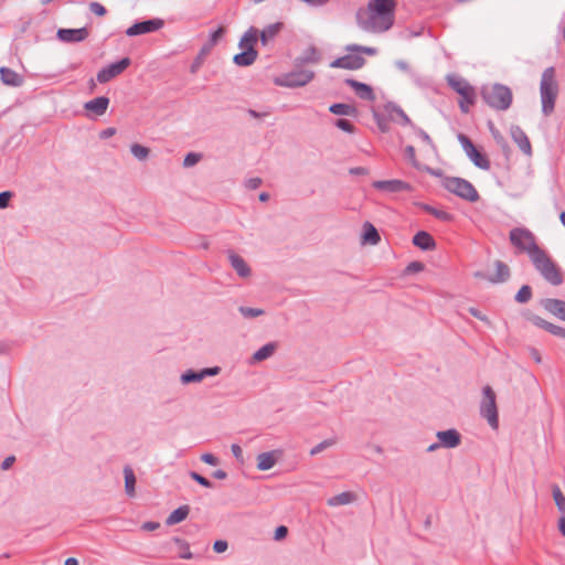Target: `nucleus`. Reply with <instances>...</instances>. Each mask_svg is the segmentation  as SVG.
Wrapping results in <instances>:
<instances>
[{"mask_svg":"<svg viewBox=\"0 0 565 565\" xmlns=\"http://www.w3.org/2000/svg\"><path fill=\"white\" fill-rule=\"evenodd\" d=\"M395 0H369L367 7L356 12L358 25L370 33H382L394 23Z\"/></svg>","mask_w":565,"mask_h":565,"instance_id":"1","label":"nucleus"},{"mask_svg":"<svg viewBox=\"0 0 565 565\" xmlns=\"http://www.w3.org/2000/svg\"><path fill=\"white\" fill-rule=\"evenodd\" d=\"M559 93L556 72L554 67L544 70L540 82V97L542 104V113L550 116L555 108V103Z\"/></svg>","mask_w":565,"mask_h":565,"instance_id":"2","label":"nucleus"},{"mask_svg":"<svg viewBox=\"0 0 565 565\" xmlns=\"http://www.w3.org/2000/svg\"><path fill=\"white\" fill-rule=\"evenodd\" d=\"M481 96L488 106L497 110L509 109L513 100L511 89L498 83L484 85L481 88Z\"/></svg>","mask_w":565,"mask_h":565,"instance_id":"3","label":"nucleus"},{"mask_svg":"<svg viewBox=\"0 0 565 565\" xmlns=\"http://www.w3.org/2000/svg\"><path fill=\"white\" fill-rule=\"evenodd\" d=\"M535 269L542 277L553 286H558L563 282V276L558 266L552 260L547 253L543 249L537 252L531 258Z\"/></svg>","mask_w":565,"mask_h":565,"instance_id":"4","label":"nucleus"},{"mask_svg":"<svg viewBox=\"0 0 565 565\" xmlns=\"http://www.w3.org/2000/svg\"><path fill=\"white\" fill-rule=\"evenodd\" d=\"M480 415L484 418L492 429L499 427V414L495 401V393L491 386L486 385L482 388V399L480 402Z\"/></svg>","mask_w":565,"mask_h":565,"instance_id":"5","label":"nucleus"},{"mask_svg":"<svg viewBox=\"0 0 565 565\" xmlns=\"http://www.w3.org/2000/svg\"><path fill=\"white\" fill-rule=\"evenodd\" d=\"M449 86L460 95L459 107L462 113H468L471 105L476 100L475 88L462 77L456 75L447 76Z\"/></svg>","mask_w":565,"mask_h":565,"instance_id":"6","label":"nucleus"},{"mask_svg":"<svg viewBox=\"0 0 565 565\" xmlns=\"http://www.w3.org/2000/svg\"><path fill=\"white\" fill-rule=\"evenodd\" d=\"M510 241L521 252H525L530 258L542 249L537 246L534 235L526 228H513L510 232Z\"/></svg>","mask_w":565,"mask_h":565,"instance_id":"7","label":"nucleus"},{"mask_svg":"<svg viewBox=\"0 0 565 565\" xmlns=\"http://www.w3.org/2000/svg\"><path fill=\"white\" fill-rule=\"evenodd\" d=\"M443 184L446 190L469 202H476L479 199V194L475 186L465 179L446 178Z\"/></svg>","mask_w":565,"mask_h":565,"instance_id":"8","label":"nucleus"},{"mask_svg":"<svg viewBox=\"0 0 565 565\" xmlns=\"http://www.w3.org/2000/svg\"><path fill=\"white\" fill-rule=\"evenodd\" d=\"M313 77L315 72L310 70H298L275 77L274 83L280 87L296 88L306 86Z\"/></svg>","mask_w":565,"mask_h":565,"instance_id":"9","label":"nucleus"},{"mask_svg":"<svg viewBox=\"0 0 565 565\" xmlns=\"http://www.w3.org/2000/svg\"><path fill=\"white\" fill-rule=\"evenodd\" d=\"M164 25V21L162 19L156 18L147 21H141L132 24L126 30L127 36H137L141 34L152 33Z\"/></svg>","mask_w":565,"mask_h":565,"instance_id":"10","label":"nucleus"},{"mask_svg":"<svg viewBox=\"0 0 565 565\" xmlns=\"http://www.w3.org/2000/svg\"><path fill=\"white\" fill-rule=\"evenodd\" d=\"M130 65V58L124 57L120 61L113 63L97 73V81L100 84H105L116 76L120 75Z\"/></svg>","mask_w":565,"mask_h":565,"instance_id":"11","label":"nucleus"},{"mask_svg":"<svg viewBox=\"0 0 565 565\" xmlns=\"http://www.w3.org/2000/svg\"><path fill=\"white\" fill-rule=\"evenodd\" d=\"M495 274L487 276L482 271H476L475 277L478 279H486L492 284H500L508 280L510 277V268L507 264L501 260L494 262Z\"/></svg>","mask_w":565,"mask_h":565,"instance_id":"12","label":"nucleus"},{"mask_svg":"<svg viewBox=\"0 0 565 565\" xmlns=\"http://www.w3.org/2000/svg\"><path fill=\"white\" fill-rule=\"evenodd\" d=\"M220 372L221 367L218 366L205 367L202 369L201 371L188 370L181 374L180 381L182 384L199 383L203 381L206 376H215Z\"/></svg>","mask_w":565,"mask_h":565,"instance_id":"13","label":"nucleus"},{"mask_svg":"<svg viewBox=\"0 0 565 565\" xmlns=\"http://www.w3.org/2000/svg\"><path fill=\"white\" fill-rule=\"evenodd\" d=\"M372 186L377 190L390 192V193H397V192H404V191L412 190V186L409 183L404 182L402 180H397V179L374 181L372 183Z\"/></svg>","mask_w":565,"mask_h":565,"instance_id":"14","label":"nucleus"},{"mask_svg":"<svg viewBox=\"0 0 565 565\" xmlns=\"http://www.w3.org/2000/svg\"><path fill=\"white\" fill-rule=\"evenodd\" d=\"M365 60L360 55H344L331 62L332 68L359 70L363 67Z\"/></svg>","mask_w":565,"mask_h":565,"instance_id":"15","label":"nucleus"},{"mask_svg":"<svg viewBox=\"0 0 565 565\" xmlns=\"http://www.w3.org/2000/svg\"><path fill=\"white\" fill-rule=\"evenodd\" d=\"M436 437L439 440V445L444 448L452 449L461 444V435L455 428L439 430L436 433Z\"/></svg>","mask_w":565,"mask_h":565,"instance_id":"16","label":"nucleus"},{"mask_svg":"<svg viewBox=\"0 0 565 565\" xmlns=\"http://www.w3.org/2000/svg\"><path fill=\"white\" fill-rule=\"evenodd\" d=\"M56 36L62 42L76 43L84 41L88 36V31L86 28L60 29Z\"/></svg>","mask_w":565,"mask_h":565,"instance_id":"17","label":"nucleus"},{"mask_svg":"<svg viewBox=\"0 0 565 565\" xmlns=\"http://www.w3.org/2000/svg\"><path fill=\"white\" fill-rule=\"evenodd\" d=\"M384 110L388 116L390 120L398 125L408 126L412 124L409 117L404 113V110L394 103H387L384 106Z\"/></svg>","mask_w":565,"mask_h":565,"instance_id":"18","label":"nucleus"},{"mask_svg":"<svg viewBox=\"0 0 565 565\" xmlns=\"http://www.w3.org/2000/svg\"><path fill=\"white\" fill-rule=\"evenodd\" d=\"M227 257L231 266L239 277L247 278L250 276V268L242 256H239L233 250H228Z\"/></svg>","mask_w":565,"mask_h":565,"instance_id":"19","label":"nucleus"},{"mask_svg":"<svg viewBox=\"0 0 565 565\" xmlns=\"http://www.w3.org/2000/svg\"><path fill=\"white\" fill-rule=\"evenodd\" d=\"M281 452L279 450L262 452L257 456V469L260 471H267L271 469L278 461Z\"/></svg>","mask_w":565,"mask_h":565,"instance_id":"20","label":"nucleus"},{"mask_svg":"<svg viewBox=\"0 0 565 565\" xmlns=\"http://www.w3.org/2000/svg\"><path fill=\"white\" fill-rule=\"evenodd\" d=\"M511 137L519 148L527 156L532 153L531 142L525 132L519 126H512L510 129Z\"/></svg>","mask_w":565,"mask_h":565,"instance_id":"21","label":"nucleus"},{"mask_svg":"<svg viewBox=\"0 0 565 565\" xmlns=\"http://www.w3.org/2000/svg\"><path fill=\"white\" fill-rule=\"evenodd\" d=\"M543 308L565 321V301L561 299L547 298L542 301Z\"/></svg>","mask_w":565,"mask_h":565,"instance_id":"22","label":"nucleus"},{"mask_svg":"<svg viewBox=\"0 0 565 565\" xmlns=\"http://www.w3.org/2000/svg\"><path fill=\"white\" fill-rule=\"evenodd\" d=\"M345 83L351 88H353V90L360 98H362L364 100H370V102H373L375 99L374 92L370 85H366L364 83H361V82H358V81L351 79V78L347 79Z\"/></svg>","mask_w":565,"mask_h":565,"instance_id":"23","label":"nucleus"},{"mask_svg":"<svg viewBox=\"0 0 565 565\" xmlns=\"http://www.w3.org/2000/svg\"><path fill=\"white\" fill-rule=\"evenodd\" d=\"M0 78L4 85L19 87L23 84V76L9 67H0Z\"/></svg>","mask_w":565,"mask_h":565,"instance_id":"24","label":"nucleus"},{"mask_svg":"<svg viewBox=\"0 0 565 565\" xmlns=\"http://www.w3.org/2000/svg\"><path fill=\"white\" fill-rule=\"evenodd\" d=\"M278 349L277 342H268L255 351L252 355V363H260L271 358Z\"/></svg>","mask_w":565,"mask_h":565,"instance_id":"25","label":"nucleus"},{"mask_svg":"<svg viewBox=\"0 0 565 565\" xmlns=\"http://www.w3.org/2000/svg\"><path fill=\"white\" fill-rule=\"evenodd\" d=\"M108 105L109 98L100 96L85 103L84 108L97 116H102L106 113Z\"/></svg>","mask_w":565,"mask_h":565,"instance_id":"26","label":"nucleus"},{"mask_svg":"<svg viewBox=\"0 0 565 565\" xmlns=\"http://www.w3.org/2000/svg\"><path fill=\"white\" fill-rule=\"evenodd\" d=\"M224 33H225L224 26H220L217 30L213 31L210 34L209 40L201 47L200 56L201 57L206 56L212 51V49L220 42V40L223 38Z\"/></svg>","mask_w":565,"mask_h":565,"instance_id":"27","label":"nucleus"},{"mask_svg":"<svg viewBox=\"0 0 565 565\" xmlns=\"http://www.w3.org/2000/svg\"><path fill=\"white\" fill-rule=\"evenodd\" d=\"M257 56V51L248 47L247 50H242L241 53L234 55L233 62L237 66H249L256 61Z\"/></svg>","mask_w":565,"mask_h":565,"instance_id":"28","label":"nucleus"},{"mask_svg":"<svg viewBox=\"0 0 565 565\" xmlns=\"http://www.w3.org/2000/svg\"><path fill=\"white\" fill-rule=\"evenodd\" d=\"M381 241L380 234L377 230L369 222H365L363 225V234L361 237V243L363 245H377Z\"/></svg>","mask_w":565,"mask_h":565,"instance_id":"29","label":"nucleus"},{"mask_svg":"<svg viewBox=\"0 0 565 565\" xmlns=\"http://www.w3.org/2000/svg\"><path fill=\"white\" fill-rule=\"evenodd\" d=\"M281 29H282V23L277 22V23L267 25L260 32L258 31V38H259L262 44L267 45L268 42H270L271 40H274L277 36V34L281 31Z\"/></svg>","mask_w":565,"mask_h":565,"instance_id":"30","label":"nucleus"},{"mask_svg":"<svg viewBox=\"0 0 565 565\" xmlns=\"http://www.w3.org/2000/svg\"><path fill=\"white\" fill-rule=\"evenodd\" d=\"M413 244L423 250H430L435 248V241L430 234L420 231L413 237Z\"/></svg>","mask_w":565,"mask_h":565,"instance_id":"31","label":"nucleus"},{"mask_svg":"<svg viewBox=\"0 0 565 565\" xmlns=\"http://www.w3.org/2000/svg\"><path fill=\"white\" fill-rule=\"evenodd\" d=\"M258 41V30L250 26L241 38L238 46L241 50L255 49V44Z\"/></svg>","mask_w":565,"mask_h":565,"instance_id":"32","label":"nucleus"},{"mask_svg":"<svg viewBox=\"0 0 565 565\" xmlns=\"http://www.w3.org/2000/svg\"><path fill=\"white\" fill-rule=\"evenodd\" d=\"M356 500V495L353 492L345 491L333 495L327 500L329 507H340L353 503Z\"/></svg>","mask_w":565,"mask_h":565,"instance_id":"33","label":"nucleus"},{"mask_svg":"<svg viewBox=\"0 0 565 565\" xmlns=\"http://www.w3.org/2000/svg\"><path fill=\"white\" fill-rule=\"evenodd\" d=\"M190 513L189 505H181L172 511L166 520L167 525H174L184 521Z\"/></svg>","mask_w":565,"mask_h":565,"instance_id":"34","label":"nucleus"},{"mask_svg":"<svg viewBox=\"0 0 565 565\" xmlns=\"http://www.w3.org/2000/svg\"><path fill=\"white\" fill-rule=\"evenodd\" d=\"M124 476H125V491H126V494L130 498L135 497L136 494V477H135V473H134V470L129 467V466H126L124 468Z\"/></svg>","mask_w":565,"mask_h":565,"instance_id":"35","label":"nucleus"},{"mask_svg":"<svg viewBox=\"0 0 565 565\" xmlns=\"http://www.w3.org/2000/svg\"><path fill=\"white\" fill-rule=\"evenodd\" d=\"M329 110L332 114L339 115V116H352V115L356 114V109L354 106L349 105V104H343V103L331 105Z\"/></svg>","mask_w":565,"mask_h":565,"instance_id":"36","label":"nucleus"},{"mask_svg":"<svg viewBox=\"0 0 565 565\" xmlns=\"http://www.w3.org/2000/svg\"><path fill=\"white\" fill-rule=\"evenodd\" d=\"M301 64H316L320 61V54L313 46L308 47L303 54L298 58Z\"/></svg>","mask_w":565,"mask_h":565,"instance_id":"37","label":"nucleus"},{"mask_svg":"<svg viewBox=\"0 0 565 565\" xmlns=\"http://www.w3.org/2000/svg\"><path fill=\"white\" fill-rule=\"evenodd\" d=\"M473 164L480 169L488 170L490 168L489 160L482 156L477 148L471 153L467 154Z\"/></svg>","mask_w":565,"mask_h":565,"instance_id":"38","label":"nucleus"},{"mask_svg":"<svg viewBox=\"0 0 565 565\" xmlns=\"http://www.w3.org/2000/svg\"><path fill=\"white\" fill-rule=\"evenodd\" d=\"M130 152L136 159L142 161L149 157L150 149L140 143H132L130 146Z\"/></svg>","mask_w":565,"mask_h":565,"instance_id":"39","label":"nucleus"},{"mask_svg":"<svg viewBox=\"0 0 565 565\" xmlns=\"http://www.w3.org/2000/svg\"><path fill=\"white\" fill-rule=\"evenodd\" d=\"M238 312L245 319H254V318H258V317L265 315V310H263L260 308H250V307H245V306L238 307Z\"/></svg>","mask_w":565,"mask_h":565,"instance_id":"40","label":"nucleus"},{"mask_svg":"<svg viewBox=\"0 0 565 565\" xmlns=\"http://www.w3.org/2000/svg\"><path fill=\"white\" fill-rule=\"evenodd\" d=\"M553 499L559 512L565 514V497L558 486L552 488Z\"/></svg>","mask_w":565,"mask_h":565,"instance_id":"41","label":"nucleus"},{"mask_svg":"<svg viewBox=\"0 0 565 565\" xmlns=\"http://www.w3.org/2000/svg\"><path fill=\"white\" fill-rule=\"evenodd\" d=\"M532 298V289L530 286H522L515 295V301L526 303Z\"/></svg>","mask_w":565,"mask_h":565,"instance_id":"42","label":"nucleus"},{"mask_svg":"<svg viewBox=\"0 0 565 565\" xmlns=\"http://www.w3.org/2000/svg\"><path fill=\"white\" fill-rule=\"evenodd\" d=\"M335 443H337V439H334V438L324 439L321 443H319L318 445H316L313 448H311L310 455L316 456V455L322 452L323 450L334 446Z\"/></svg>","mask_w":565,"mask_h":565,"instance_id":"43","label":"nucleus"},{"mask_svg":"<svg viewBox=\"0 0 565 565\" xmlns=\"http://www.w3.org/2000/svg\"><path fill=\"white\" fill-rule=\"evenodd\" d=\"M173 541L180 547V557L181 558H184V559L192 558L193 555H192V553L190 551V546H189V544L184 540H182L180 537H174Z\"/></svg>","mask_w":565,"mask_h":565,"instance_id":"44","label":"nucleus"},{"mask_svg":"<svg viewBox=\"0 0 565 565\" xmlns=\"http://www.w3.org/2000/svg\"><path fill=\"white\" fill-rule=\"evenodd\" d=\"M424 210L426 212H428L429 214L436 216L437 218L439 220H443V221H449L451 220V215L445 211H441V210H437L433 206H429V205H424Z\"/></svg>","mask_w":565,"mask_h":565,"instance_id":"45","label":"nucleus"},{"mask_svg":"<svg viewBox=\"0 0 565 565\" xmlns=\"http://www.w3.org/2000/svg\"><path fill=\"white\" fill-rule=\"evenodd\" d=\"M201 159H202L201 153L189 152L183 159V167L191 168V167L195 166L196 163H199Z\"/></svg>","mask_w":565,"mask_h":565,"instance_id":"46","label":"nucleus"},{"mask_svg":"<svg viewBox=\"0 0 565 565\" xmlns=\"http://www.w3.org/2000/svg\"><path fill=\"white\" fill-rule=\"evenodd\" d=\"M458 140H459L460 145L462 146L466 154H469L472 151H475L476 147L473 146V143L471 142V140L467 136H465L462 134H459L458 135Z\"/></svg>","mask_w":565,"mask_h":565,"instance_id":"47","label":"nucleus"},{"mask_svg":"<svg viewBox=\"0 0 565 565\" xmlns=\"http://www.w3.org/2000/svg\"><path fill=\"white\" fill-rule=\"evenodd\" d=\"M347 51H350V52H363V53H365L367 55H375L376 52H377L375 47L361 46V45H356V44L348 45L347 46Z\"/></svg>","mask_w":565,"mask_h":565,"instance_id":"48","label":"nucleus"},{"mask_svg":"<svg viewBox=\"0 0 565 565\" xmlns=\"http://www.w3.org/2000/svg\"><path fill=\"white\" fill-rule=\"evenodd\" d=\"M335 126L339 129H341L343 131H347L349 134L354 132V126L349 120H347V119H338L335 121Z\"/></svg>","mask_w":565,"mask_h":565,"instance_id":"49","label":"nucleus"},{"mask_svg":"<svg viewBox=\"0 0 565 565\" xmlns=\"http://www.w3.org/2000/svg\"><path fill=\"white\" fill-rule=\"evenodd\" d=\"M190 477L205 488H212V482L198 472H190Z\"/></svg>","mask_w":565,"mask_h":565,"instance_id":"50","label":"nucleus"},{"mask_svg":"<svg viewBox=\"0 0 565 565\" xmlns=\"http://www.w3.org/2000/svg\"><path fill=\"white\" fill-rule=\"evenodd\" d=\"M89 9L93 13H95L96 15L98 17H103L106 14V9L103 4L98 3V2H92L89 4Z\"/></svg>","mask_w":565,"mask_h":565,"instance_id":"51","label":"nucleus"},{"mask_svg":"<svg viewBox=\"0 0 565 565\" xmlns=\"http://www.w3.org/2000/svg\"><path fill=\"white\" fill-rule=\"evenodd\" d=\"M231 450H232V454L233 456L236 458L237 461H239L241 463L244 462V455H243V449L239 445L237 444H233L231 446Z\"/></svg>","mask_w":565,"mask_h":565,"instance_id":"52","label":"nucleus"},{"mask_svg":"<svg viewBox=\"0 0 565 565\" xmlns=\"http://www.w3.org/2000/svg\"><path fill=\"white\" fill-rule=\"evenodd\" d=\"M287 534H288L287 526L280 525V526L276 527V530H275L274 540L281 541L287 536Z\"/></svg>","mask_w":565,"mask_h":565,"instance_id":"53","label":"nucleus"},{"mask_svg":"<svg viewBox=\"0 0 565 565\" xmlns=\"http://www.w3.org/2000/svg\"><path fill=\"white\" fill-rule=\"evenodd\" d=\"M550 333L555 337L565 339V328H563L561 326L553 323L552 327H550Z\"/></svg>","mask_w":565,"mask_h":565,"instance_id":"54","label":"nucleus"},{"mask_svg":"<svg viewBox=\"0 0 565 565\" xmlns=\"http://www.w3.org/2000/svg\"><path fill=\"white\" fill-rule=\"evenodd\" d=\"M262 182L263 181L260 178H257V177L250 178V179L246 180L245 186L249 190H256L257 188L260 186Z\"/></svg>","mask_w":565,"mask_h":565,"instance_id":"55","label":"nucleus"},{"mask_svg":"<svg viewBox=\"0 0 565 565\" xmlns=\"http://www.w3.org/2000/svg\"><path fill=\"white\" fill-rule=\"evenodd\" d=\"M201 460H202L203 462L207 463V465H211V466H216V465H218V459H217L214 455L209 454V452L203 454V455L201 456Z\"/></svg>","mask_w":565,"mask_h":565,"instance_id":"56","label":"nucleus"},{"mask_svg":"<svg viewBox=\"0 0 565 565\" xmlns=\"http://www.w3.org/2000/svg\"><path fill=\"white\" fill-rule=\"evenodd\" d=\"M12 196L10 191H4L0 193V209H6L9 205V201Z\"/></svg>","mask_w":565,"mask_h":565,"instance_id":"57","label":"nucleus"},{"mask_svg":"<svg viewBox=\"0 0 565 565\" xmlns=\"http://www.w3.org/2000/svg\"><path fill=\"white\" fill-rule=\"evenodd\" d=\"M417 136L429 147L435 148L434 142L431 138L428 136V134L422 129H416Z\"/></svg>","mask_w":565,"mask_h":565,"instance_id":"58","label":"nucleus"},{"mask_svg":"<svg viewBox=\"0 0 565 565\" xmlns=\"http://www.w3.org/2000/svg\"><path fill=\"white\" fill-rule=\"evenodd\" d=\"M227 547H228L227 542L223 541V540L215 541L213 544V550L216 553H224L227 550Z\"/></svg>","mask_w":565,"mask_h":565,"instance_id":"59","label":"nucleus"},{"mask_svg":"<svg viewBox=\"0 0 565 565\" xmlns=\"http://www.w3.org/2000/svg\"><path fill=\"white\" fill-rule=\"evenodd\" d=\"M405 154L412 162L414 167H417L416 156H415V148L413 146H407L405 148Z\"/></svg>","mask_w":565,"mask_h":565,"instance_id":"60","label":"nucleus"},{"mask_svg":"<svg viewBox=\"0 0 565 565\" xmlns=\"http://www.w3.org/2000/svg\"><path fill=\"white\" fill-rule=\"evenodd\" d=\"M533 321H534L535 326L546 330L547 332H550V327H552V324H553V323H551V322H548V321H546V320H544V319H542L540 317H535L533 319Z\"/></svg>","mask_w":565,"mask_h":565,"instance_id":"61","label":"nucleus"},{"mask_svg":"<svg viewBox=\"0 0 565 565\" xmlns=\"http://www.w3.org/2000/svg\"><path fill=\"white\" fill-rule=\"evenodd\" d=\"M160 527V523L159 522H152V521H149V522H145L142 525H141V529L143 531H156Z\"/></svg>","mask_w":565,"mask_h":565,"instance_id":"62","label":"nucleus"},{"mask_svg":"<svg viewBox=\"0 0 565 565\" xmlns=\"http://www.w3.org/2000/svg\"><path fill=\"white\" fill-rule=\"evenodd\" d=\"M115 134H116V129L113 128V127H109V128H106V129L100 131L99 138L100 139H108V138L113 137Z\"/></svg>","mask_w":565,"mask_h":565,"instance_id":"63","label":"nucleus"},{"mask_svg":"<svg viewBox=\"0 0 565 565\" xmlns=\"http://www.w3.org/2000/svg\"><path fill=\"white\" fill-rule=\"evenodd\" d=\"M424 265L419 262H413L407 266V271L416 273L423 270Z\"/></svg>","mask_w":565,"mask_h":565,"instance_id":"64","label":"nucleus"}]
</instances>
